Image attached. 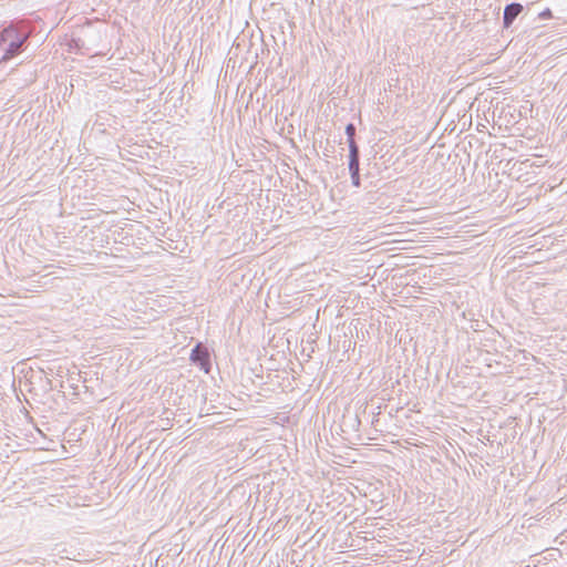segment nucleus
Returning <instances> with one entry per match:
<instances>
[{
  "label": "nucleus",
  "mask_w": 567,
  "mask_h": 567,
  "mask_svg": "<svg viewBox=\"0 0 567 567\" xmlns=\"http://www.w3.org/2000/svg\"><path fill=\"white\" fill-rule=\"evenodd\" d=\"M351 174V181L353 186L359 187L360 186V176L359 172H352Z\"/></svg>",
  "instance_id": "nucleus-7"
},
{
  "label": "nucleus",
  "mask_w": 567,
  "mask_h": 567,
  "mask_svg": "<svg viewBox=\"0 0 567 567\" xmlns=\"http://www.w3.org/2000/svg\"><path fill=\"white\" fill-rule=\"evenodd\" d=\"M190 360L198 364L205 372L209 371V354L202 344H197L190 353Z\"/></svg>",
  "instance_id": "nucleus-1"
},
{
  "label": "nucleus",
  "mask_w": 567,
  "mask_h": 567,
  "mask_svg": "<svg viewBox=\"0 0 567 567\" xmlns=\"http://www.w3.org/2000/svg\"><path fill=\"white\" fill-rule=\"evenodd\" d=\"M349 171L359 172V147L358 145H351L349 150Z\"/></svg>",
  "instance_id": "nucleus-5"
},
{
  "label": "nucleus",
  "mask_w": 567,
  "mask_h": 567,
  "mask_svg": "<svg viewBox=\"0 0 567 567\" xmlns=\"http://www.w3.org/2000/svg\"><path fill=\"white\" fill-rule=\"evenodd\" d=\"M522 10L523 6L519 3L507 4L504 10V25L509 27Z\"/></svg>",
  "instance_id": "nucleus-3"
},
{
  "label": "nucleus",
  "mask_w": 567,
  "mask_h": 567,
  "mask_svg": "<svg viewBox=\"0 0 567 567\" xmlns=\"http://www.w3.org/2000/svg\"><path fill=\"white\" fill-rule=\"evenodd\" d=\"M27 35L19 37L17 39H13L11 42L7 43L4 45V54L2 56V61H7L14 55H17L20 52L21 47L27 40Z\"/></svg>",
  "instance_id": "nucleus-2"
},
{
  "label": "nucleus",
  "mask_w": 567,
  "mask_h": 567,
  "mask_svg": "<svg viewBox=\"0 0 567 567\" xmlns=\"http://www.w3.org/2000/svg\"><path fill=\"white\" fill-rule=\"evenodd\" d=\"M346 134L348 136L349 150H351V145H357L354 141L355 126L352 123L346 126Z\"/></svg>",
  "instance_id": "nucleus-6"
},
{
  "label": "nucleus",
  "mask_w": 567,
  "mask_h": 567,
  "mask_svg": "<svg viewBox=\"0 0 567 567\" xmlns=\"http://www.w3.org/2000/svg\"><path fill=\"white\" fill-rule=\"evenodd\" d=\"M24 35L20 33L18 29L13 27L6 28L0 34V45L4 47L7 43L11 42L13 39Z\"/></svg>",
  "instance_id": "nucleus-4"
},
{
  "label": "nucleus",
  "mask_w": 567,
  "mask_h": 567,
  "mask_svg": "<svg viewBox=\"0 0 567 567\" xmlns=\"http://www.w3.org/2000/svg\"><path fill=\"white\" fill-rule=\"evenodd\" d=\"M550 16H551V13H550V10H549V9H547V10L543 11V12L539 14V17H540V18H549Z\"/></svg>",
  "instance_id": "nucleus-8"
}]
</instances>
